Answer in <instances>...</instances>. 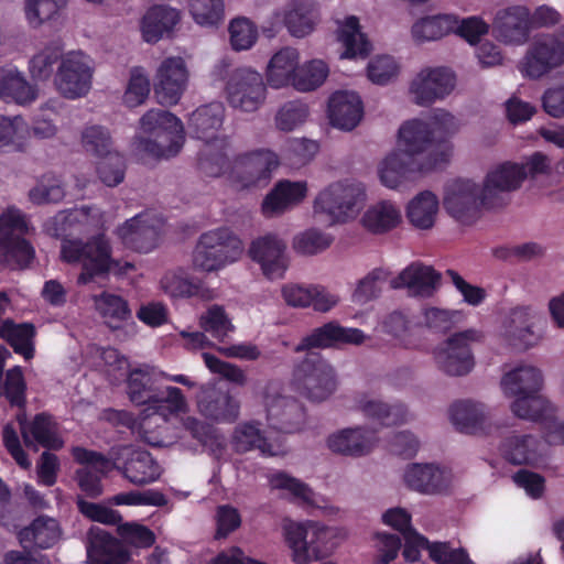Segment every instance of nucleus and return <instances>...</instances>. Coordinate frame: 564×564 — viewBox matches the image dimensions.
<instances>
[{
  "mask_svg": "<svg viewBox=\"0 0 564 564\" xmlns=\"http://www.w3.org/2000/svg\"><path fill=\"white\" fill-rule=\"evenodd\" d=\"M117 234L128 249L148 253L158 245L160 227L149 213H140L120 226Z\"/></svg>",
  "mask_w": 564,
  "mask_h": 564,
  "instance_id": "412c9836",
  "label": "nucleus"
},
{
  "mask_svg": "<svg viewBox=\"0 0 564 564\" xmlns=\"http://www.w3.org/2000/svg\"><path fill=\"white\" fill-rule=\"evenodd\" d=\"M35 326L32 323L15 324L12 319H6L1 324L0 338L4 339L15 354L22 355L25 360L34 357Z\"/></svg>",
  "mask_w": 564,
  "mask_h": 564,
  "instance_id": "79ce46f5",
  "label": "nucleus"
},
{
  "mask_svg": "<svg viewBox=\"0 0 564 564\" xmlns=\"http://www.w3.org/2000/svg\"><path fill=\"white\" fill-rule=\"evenodd\" d=\"M328 76V66L321 59H313L299 67L293 87L300 91H312Z\"/></svg>",
  "mask_w": 564,
  "mask_h": 564,
  "instance_id": "5fc2aeb1",
  "label": "nucleus"
},
{
  "mask_svg": "<svg viewBox=\"0 0 564 564\" xmlns=\"http://www.w3.org/2000/svg\"><path fill=\"white\" fill-rule=\"evenodd\" d=\"M34 254V248L25 238L11 235L0 237V256L11 269L26 268Z\"/></svg>",
  "mask_w": 564,
  "mask_h": 564,
  "instance_id": "09e8293b",
  "label": "nucleus"
},
{
  "mask_svg": "<svg viewBox=\"0 0 564 564\" xmlns=\"http://www.w3.org/2000/svg\"><path fill=\"white\" fill-rule=\"evenodd\" d=\"M111 253V246L104 236L93 237L86 242L78 239L64 240L61 250L64 262L80 264L82 272L77 278L79 285H86L96 278H105L112 270L118 274L122 273L119 261L112 259ZM132 268L131 263L126 262L123 272Z\"/></svg>",
  "mask_w": 564,
  "mask_h": 564,
  "instance_id": "20e7f679",
  "label": "nucleus"
},
{
  "mask_svg": "<svg viewBox=\"0 0 564 564\" xmlns=\"http://www.w3.org/2000/svg\"><path fill=\"white\" fill-rule=\"evenodd\" d=\"M66 3L67 0H26V20L32 28H37L57 14Z\"/></svg>",
  "mask_w": 564,
  "mask_h": 564,
  "instance_id": "680f3d73",
  "label": "nucleus"
},
{
  "mask_svg": "<svg viewBox=\"0 0 564 564\" xmlns=\"http://www.w3.org/2000/svg\"><path fill=\"white\" fill-rule=\"evenodd\" d=\"M280 165L279 155L269 149H259L238 155L231 166V176L241 187L265 186Z\"/></svg>",
  "mask_w": 564,
  "mask_h": 564,
  "instance_id": "f8f14e48",
  "label": "nucleus"
},
{
  "mask_svg": "<svg viewBox=\"0 0 564 564\" xmlns=\"http://www.w3.org/2000/svg\"><path fill=\"white\" fill-rule=\"evenodd\" d=\"M506 395L513 397L512 413L523 420H536L545 415L547 400L541 394L543 376L534 366L521 365L501 379Z\"/></svg>",
  "mask_w": 564,
  "mask_h": 564,
  "instance_id": "423d86ee",
  "label": "nucleus"
},
{
  "mask_svg": "<svg viewBox=\"0 0 564 564\" xmlns=\"http://www.w3.org/2000/svg\"><path fill=\"white\" fill-rule=\"evenodd\" d=\"M225 108L220 102H210L198 107L188 119L192 134L205 144L218 142V131L223 126Z\"/></svg>",
  "mask_w": 564,
  "mask_h": 564,
  "instance_id": "bb28decb",
  "label": "nucleus"
},
{
  "mask_svg": "<svg viewBox=\"0 0 564 564\" xmlns=\"http://www.w3.org/2000/svg\"><path fill=\"white\" fill-rule=\"evenodd\" d=\"M306 182L281 180L263 199L262 212L264 215L282 213L291 206L301 203L306 197Z\"/></svg>",
  "mask_w": 564,
  "mask_h": 564,
  "instance_id": "c756f323",
  "label": "nucleus"
},
{
  "mask_svg": "<svg viewBox=\"0 0 564 564\" xmlns=\"http://www.w3.org/2000/svg\"><path fill=\"white\" fill-rule=\"evenodd\" d=\"M95 308L111 330H119L132 319V311L126 299L107 291L94 296Z\"/></svg>",
  "mask_w": 564,
  "mask_h": 564,
  "instance_id": "72a5a7b5",
  "label": "nucleus"
},
{
  "mask_svg": "<svg viewBox=\"0 0 564 564\" xmlns=\"http://www.w3.org/2000/svg\"><path fill=\"white\" fill-rule=\"evenodd\" d=\"M454 121L448 111L436 109L430 123L420 119L404 122L399 129V143L404 149L391 152L381 162V183L394 189L412 174L447 163L451 153L446 138L454 128Z\"/></svg>",
  "mask_w": 564,
  "mask_h": 564,
  "instance_id": "f257e3e1",
  "label": "nucleus"
},
{
  "mask_svg": "<svg viewBox=\"0 0 564 564\" xmlns=\"http://www.w3.org/2000/svg\"><path fill=\"white\" fill-rule=\"evenodd\" d=\"M0 98L6 101L25 105L35 100L36 89L17 68H1Z\"/></svg>",
  "mask_w": 564,
  "mask_h": 564,
  "instance_id": "37998d69",
  "label": "nucleus"
},
{
  "mask_svg": "<svg viewBox=\"0 0 564 564\" xmlns=\"http://www.w3.org/2000/svg\"><path fill=\"white\" fill-rule=\"evenodd\" d=\"M478 337V332L474 329L451 336L444 346L434 352L438 368L449 376H464L470 372L475 362L469 344Z\"/></svg>",
  "mask_w": 564,
  "mask_h": 564,
  "instance_id": "dca6fc26",
  "label": "nucleus"
},
{
  "mask_svg": "<svg viewBox=\"0 0 564 564\" xmlns=\"http://www.w3.org/2000/svg\"><path fill=\"white\" fill-rule=\"evenodd\" d=\"M441 280V274L432 267L412 263L391 280L392 289L408 288L415 294L430 295Z\"/></svg>",
  "mask_w": 564,
  "mask_h": 564,
  "instance_id": "473e14b6",
  "label": "nucleus"
},
{
  "mask_svg": "<svg viewBox=\"0 0 564 564\" xmlns=\"http://www.w3.org/2000/svg\"><path fill=\"white\" fill-rule=\"evenodd\" d=\"M449 419L459 432L467 434L484 432L487 421L484 405L469 400L453 403L449 408Z\"/></svg>",
  "mask_w": 564,
  "mask_h": 564,
  "instance_id": "ea45409f",
  "label": "nucleus"
},
{
  "mask_svg": "<svg viewBox=\"0 0 564 564\" xmlns=\"http://www.w3.org/2000/svg\"><path fill=\"white\" fill-rule=\"evenodd\" d=\"M82 142L86 152L97 158L113 153L112 139L107 128L101 126L87 127L82 133Z\"/></svg>",
  "mask_w": 564,
  "mask_h": 564,
  "instance_id": "4d7b16f0",
  "label": "nucleus"
},
{
  "mask_svg": "<svg viewBox=\"0 0 564 564\" xmlns=\"http://www.w3.org/2000/svg\"><path fill=\"white\" fill-rule=\"evenodd\" d=\"M365 338V333L361 329L341 326L336 321L313 328L294 347L295 352L307 351L306 356L293 368L292 384L294 389L313 402H321L329 398L337 388L335 370L319 354L311 352V350L361 345Z\"/></svg>",
  "mask_w": 564,
  "mask_h": 564,
  "instance_id": "f03ea898",
  "label": "nucleus"
},
{
  "mask_svg": "<svg viewBox=\"0 0 564 564\" xmlns=\"http://www.w3.org/2000/svg\"><path fill=\"white\" fill-rule=\"evenodd\" d=\"M282 296L288 305L294 307L313 306L315 311L328 312L337 303V297L326 292L323 286H302L288 284L282 288Z\"/></svg>",
  "mask_w": 564,
  "mask_h": 564,
  "instance_id": "c85d7f7f",
  "label": "nucleus"
},
{
  "mask_svg": "<svg viewBox=\"0 0 564 564\" xmlns=\"http://www.w3.org/2000/svg\"><path fill=\"white\" fill-rule=\"evenodd\" d=\"M524 176L522 167L502 163L487 174L482 187L470 180H456L445 189L444 208L456 220L469 225L481 208L506 206L508 194L521 186Z\"/></svg>",
  "mask_w": 564,
  "mask_h": 564,
  "instance_id": "7ed1b4c3",
  "label": "nucleus"
},
{
  "mask_svg": "<svg viewBox=\"0 0 564 564\" xmlns=\"http://www.w3.org/2000/svg\"><path fill=\"white\" fill-rule=\"evenodd\" d=\"M364 115L361 98L354 91H335L328 100V118L332 126L350 131Z\"/></svg>",
  "mask_w": 564,
  "mask_h": 564,
  "instance_id": "b1692460",
  "label": "nucleus"
},
{
  "mask_svg": "<svg viewBox=\"0 0 564 564\" xmlns=\"http://www.w3.org/2000/svg\"><path fill=\"white\" fill-rule=\"evenodd\" d=\"M529 9L525 6H510L499 10L492 21V33L507 44H523L530 36Z\"/></svg>",
  "mask_w": 564,
  "mask_h": 564,
  "instance_id": "aec40b11",
  "label": "nucleus"
},
{
  "mask_svg": "<svg viewBox=\"0 0 564 564\" xmlns=\"http://www.w3.org/2000/svg\"><path fill=\"white\" fill-rule=\"evenodd\" d=\"M338 41L343 43L345 51L341 57H367L371 51V44L366 34L360 31L359 19L349 15L338 29Z\"/></svg>",
  "mask_w": 564,
  "mask_h": 564,
  "instance_id": "c03bdc74",
  "label": "nucleus"
},
{
  "mask_svg": "<svg viewBox=\"0 0 564 564\" xmlns=\"http://www.w3.org/2000/svg\"><path fill=\"white\" fill-rule=\"evenodd\" d=\"M242 251L241 239L228 227H219L200 235L193 252V265L215 272L237 261Z\"/></svg>",
  "mask_w": 564,
  "mask_h": 564,
  "instance_id": "6e6552de",
  "label": "nucleus"
},
{
  "mask_svg": "<svg viewBox=\"0 0 564 564\" xmlns=\"http://www.w3.org/2000/svg\"><path fill=\"white\" fill-rule=\"evenodd\" d=\"M200 325L206 333H209L214 338L224 340L229 333L235 330L225 308L220 305L210 306L206 314L200 318Z\"/></svg>",
  "mask_w": 564,
  "mask_h": 564,
  "instance_id": "13d9d810",
  "label": "nucleus"
},
{
  "mask_svg": "<svg viewBox=\"0 0 564 564\" xmlns=\"http://www.w3.org/2000/svg\"><path fill=\"white\" fill-rule=\"evenodd\" d=\"M21 434L28 448L34 447V442L51 451H58L64 445L63 440L58 436L57 422L47 412L35 414L30 423H22Z\"/></svg>",
  "mask_w": 564,
  "mask_h": 564,
  "instance_id": "a878e982",
  "label": "nucleus"
},
{
  "mask_svg": "<svg viewBox=\"0 0 564 564\" xmlns=\"http://www.w3.org/2000/svg\"><path fill=\"white\" fill-rule=\"evenodd\" d=\"M366 200L365 186L355 181H339L328 185L315 198L314 210L328 216L330 224L354 219Z\"/></svg>",
  "mask_w": 564,
  "mask_h": 564,
  "instance_id": "9d476101",
  "label": "nucleus"
},
{
  "mask_svg": "<svg viewBox=\"0 0 564 564\" xmlns=\"http://www.w3.org/2000/svg\"><path fill=\"white\" fill-rule=\"evenodd\" d=\"M63 59V44L52 41L29 61V70L34 80L44 82L54 74L56 64Z\"/></svg>",
  "mask_w": 564,
  "mask_h": 564,
  "instance_id": "3c124183",
  "label": "nucleus"
},
{
  "mask_svg": "<svg viewBox=\"0 0 564 564\" xmlns=\"http://www.w3.org/2000/svg\"><path fill=\"white\" fill-rule=\"evenodd\" d=\"M124 159L119 152H113L97 162V173L100 181L107 186H117L124 178Z\"/></svg>",
  "mask_w": 564,
  "mask_h": 564,
  "instance_id": "0e129e2a",
  "label": "nucleus"
},
{
  "mask_svg": "<svg viewBox=\"0 0 564 564\" xmlns=\"http://www.w3.org/2000/svg\"><path fill=\"white\" fill-rule=\"evenodd\" d=\"M318 19V11L313 0H299L284 15L289 32L296 37L310 34Z\"/></svg>",
  "mask_w": 564,
  "mask_h": 564,
  "instance_id": "a18cd8bd",
  "label": "nucleus"
},
{
  "mask_svg": "<svg viewBox=\"0 0 564 564\" xmlns=\"http://www.w3.org/2000/svg\"><path fill=\"white\" fill-rule=\"evenodd\" d=\"M72 456L77 464L86 466L75 473L80 491L88 498H98L102 494L101 479L113 469L115 464L102 453L82 446L73 447Z\"/></svg>",
  "mask_w": 564,
  "mask_h": 564,
  "instance_id": "4468645a",
  "label": "nucleus"
},
{
  "mask_svg": "<svg viewBox=\"0 0 564 564\" xmlns=\"http://www.w3.org/2000/svg\"><path fill=\"white\" fill-rule=\"evenodd\" d=\"M61 538V529L55 519L39 517L29 527L21 529L18 539L24 550L53 547Z\"/></svg>",
  "mask_w": 564,
  "mask_h": 564,
  "instance_id": "7c9ffc66",
  "label": "nucleus"
},
{
  "mask_svg": "<svg viewBox=\"0 0 564 564\" xmlns=\"http://www.w3.org/2000/svg\"><path fill=\"white\" fill-rule=\"evenodd\" d=\"M161 288L164 293L174 299H209V290L205 282L184 272L165 273L161 279Z\"/></svg>",
  "mask_w": 564,
  "mask_h": 564,
  "instance_id": "4c0bfd02",
  "label": "nucleus"
},
{
  "mask_svg": "<svg viewBox=\"0 0 564 564\" xmlns=\"http://www.w3.org/2000/svg\"><path fill=\"white\" fill-rule=\"evenodd\" d=\"M231 447L237 454L258 451L263 457L276 455L272 443L260 429V423L243 422L239 423L231 435Z\"/></svg>",
  "mask_w": 564,
  "mask_h": 564,
  "instance_id": "2f4dec72",
  "label": "nucleus"
},
{
  "mask_svg": "<svg viewBox=\"0 0 564 564\" xmlns=\"http://www.w3.org/2000/svg\"><path fill=\"white\" fill-rule=\"evenodd\" d=\"M406 486L422 494H437L446 488L443 471L433 464H412L404 473Z\"/></svg>",
  "mask_w": 564,
  "mask_h": 564,
  "instance_id": "58836bf2",
  "label": "nucleus"
},
{
  "mask_svg": "<svg viewBox=\"0 0 564 564\" xmlns=\"http://www.w3.org/2000/svg\"><path fill=\"white\" fill-rule=\"evenodd\" d=\"M438 210V199L435 194L424 191L416 195L408 205L406 217L419 229L433 227Z\"/></svg>",
  "mask_w": 564,
  "mask_h": 564,
  "instance_id": "49530a36",
  "label": "nucleus"
},
{
  "mask_svg": "<svg viewBox=\"0 0 564 564\" xmlns=\"http://www.w3.org/2000/svg\"><path fill=\"white\" fill-rule=\"evenodd\" d=\"M199 413L215 422L231 423L239 415V403L229 393L215 387L205 389L198 398Z\"/></svg>",
  "mask_w": 564,
  "mask_h": 564,
  "instance_id": "393cba45",
  "label": "nucleus"
},
{
  "mask_svg": "<svg viewBox=\"0 0 564 564\" xmlns=\"http://www.w3.org/2000/svg\"><path fill=\"white\" fill-rule=\"evenodd\" d=\"M457 18L451 14H440L422 18L412 26V35L416 41H435L454 30Z\"/></svg>",
  "mask_w": 564,
  "mask_h": 564,
  "instance_id": "603ef678",
  "label": "nucleus"
},
{
  "mask_svg": "<svg viewBox=\"0 0 564 564\" xmlns=\"http://www.w3.org/2000/svg\"><path fill=\"white\" fill-rule=\"evenodd\" d=\"M539 440L532 435H512L506 437L499 451L501 456L512 465H533L539 459Z\"/></svg>",
  "mask_w": 564,
  "mask_h": 564,
  "instance_id": "a19ab883",
  "label": "nucleus"
},
{
  "mask_svg": "<svg viewBox=\"0 0 564 564\" xmlns=\"http://www.w3.org/2000/svg\"><path fill=\"white\" fill-rule=\"evenodd\" d=\"M26 383L20 366L9 369L3 383V394L11 406L24 408L26 404Z\"/></svg>",
  "mask_w": 564,
  "mask_h": 564,
  "instance_id": "69168bd1",
  "label": "nucleus"
},
{
  "mask_svg": "<svg viewBox=\"0 0 564 564\" xmlns=\"http://www.w3.org/2000/svg\"><path fill=\"white\" fill-rule=\"evenodd\" d=\"M197 165L200 173L209 177H218L230 167L224 148H216V142L204 145L198 153Z\"/></svg>",
  "mask_w": 564,
  "mask_h": 564,
  "instance_id": "864d4df0",
  "label": "nucleus"
},
{
  "mask_svg": "<svg viewBox=\"0 0 564 564\" xmlns=\"http://www.w3.org/2000/svg\"><path fill=\"white\" fill-rule=\"evenodd\" d=\"M140 129L153 137L143 140V149L155 158L175 156L184 144V127L172 112L151 109L140 119Z\"/></svg>",
  "mask_w": 564,
  "mask_h": 564,
  "instance_id": "0eeeda50",
  "label": "nucleus"
},
{
  "mask_svg": "<svg viewBox=\"0 0 564 564\" xmlns=\"http://www.w3.org/2000/svg\"><path fill=\"white\" fill-rule=\"evenodd\" d=\"M455 87V76L446 67L422 70L411 84V93L420 106H430L442 99Z\"/></svg>",
  "mask_w": 564,
  "mask_h": 564,
  "instance_id": "6ab92c4d",
  "label": "nucleus"
},
{
  "mask_svg": "<svg viewBox=\"0 0 564 564\" xmlns=\"http://www.w3.org/2000/svg\"><path fill=\"white\" fill-rule=\"evenodd\" d=\"M564 63V26L535 40L520 68L523 76L538 79Z\"/></svg>",
  "mask_w": 564,
  "mask_h": 564,
  "instance_id": "9b49d317",
  "label": "nucleus"
},
{
  "mask_svg": "<svg viewBox=\"0 0 564 564\" xmlns=\"http://www.w3.org/2000/svg\"><path fill=\"white\" fill-rule=\"evenodd\" d=\"M377 441L373 431L355 427L345 429L337 434H333L327 440V445L334 453L347 456H364L369 454Z\"/></svg>",
  "mask_w": 564,
  "mask_h": 564,
  "instance_id": "cd10ccee",
  "label": "nucleus"
},
{
  "mask_svg": "<svg viewBox=\"0 0 564 564\" xmlns=\"http://www.w3.org/2000/svg\"><path fill=\"white\" fill-rule=\"evenodd\" d=\"M188 73L182 57L165 58L156 73L154 94L163 106L176 105L187 85Z\"/></svg>",
  "mask_w": 564,
  "mask_h": 564,
  "instance_id": "f3484780",
  "label": "nucleus"
},
{
  "mask_svg": "<svg viewBox=\"0 0 564 564\" xmlns=\"http://www.w3.org/2000/svg\"><path fill=\"white\" fill-rule=\"evenodd\" d=\"M284 539L296 564L325 558L336 546L333 529L313 521L285 524Z\"/></svg>",
  "mask_w": 564,
  "mask_h": 564,
  "instance_id": "1a4fd4ad",
  "label": "nucleus"
},
{
  "mask_svg": "<svg viewBox=\"0 0 564 564\" xmlns=\"http://www.w3.org/2000/svg\"><path fill=\"white\" fill-rule=\"evenodd\" d=\"M286 243L275 234H267L251 242L249 254L261 265L263 274L270 279H281L288 269Z\"/></svg>",
  "mask_w": 564,
  "mask_h": 564,
  "instance_id": "a211bd4d",
  "label": "nucleus"
},
{
  "mask_svg": "<svg viewBox=\"0 0 564 564\" xmlns=\"http://www.w3.org/2000/svg\"><path fill=\"white\" fill-rule=\"evenodd\" d=\"M333 242V237L318 229H307L295 236L293 248L297 253L313 256L326 250Z\"/></svg>",
  "mask_w": 564,
  "mask_h": 564,
  "instance_id": "e2e57ef3",
  "label": "nucleus"
},
{
  "mask_svg": "<svg viewBox=\"0 0 564 564\" xmlns=\"http://www.w3.org/2000/svg\"><path fill=\"white\" fill-rule=\"evenodd\" d=\"M264 404L270 427L286 434L300 430L304 411L295 399L284 395L265 397Z\"/></svg>",
  "mask_w": 564,
  "mask_h": 564,
  "instance_id": "4be33fe9",
  "label": "nucleus"
},
{
  "mask_svg": "<svg viewBox=\"0 0 564 564\" xmlns=\"http://www.w3.org/2000/svg\"><path fill=\"white\" fill-rule=\"evenodd\" d=\"M150 94V80L143 67L135 66L130 70V78L123 95V101L128 107H137L143 104Z\"/></svg>",
  "mask_w": 564,
  "mask_h": 564,
  "instance_id": "bf43d9fd",
  "label": "nucleus"
},
{
  "mask_svg": "<svg viewBox=\"0 0 564 564\" xmlns=\"http://www.w3.org/2000/svg\"><path fill=\"white\" fill-rule=\"evenodd\" d=\"M87 558L90 564H126L130 560V553L117 538L107 531L91 528Z\"/></svg>",
  "mask_w": 564,
  "mask_h": 564,
  "instance_id": "5701e85b",
  "label": "nucleus"
},
{
  "mask_svg": "<svg viewBox=\"0 0 564 564\" xmlns=\"http://www.w3.org/2000/svg\"><path fill=\"white\" fill-rule=\"evenodd\" d=\"M299 69V53L295 48L284 47L270 59L267 69L268 84L273 88L294 85Z\"/></svg>",
  "mask_w": 564,
  "mask_h": 564,
  "instance_id": "f704fd0d",
  "label": "nucleus"
},
{
  "mask_svg": "<svg viewBox=\"0 0 564 564\" xmlns=\"http://www.w3.org/2000/svg\"><path fill=\"white\" fill-rule=\"evenodd\" d=\"M401 221V213L390 202H379L368 208L362 217L364 226L373 234H383L395 228Z\"/></svg>",
  "mask_w": 564,
  "mask_h": 564,
  "instance_id": "de8ad7c7",
  "label": "nucleus"
},
{
  "mask_svg": "<svg viewBox=\"0 0 564 564\" xmlns=\"http://www.w3.org/2000/svg\"><path fill=\"white\" fill-rule=\"evenodd\" d=\"M226 91L231 107L252 112L263 104L267 88L260 73L250 68H238L230 75Z\"/></svg>",
  "mask_w": 564,
  "mask_h": 564,
  "instance_id": "ddd939ff",
  "label": "nucleus"
},
{
  "mask_svg": "<svg viewBox=\"0 0 564 564\" xmlns=\"http://www.w3.org/2000/svg\"><path fill=\"white\" fill-rule=\"evenodd\" d=\"M189 12L197 24L206 26H217L224 20V1L191 0Z\"/></svg>",
  "mask_w": 564,
  "mask_h": 564,
  "instance_id": "6e6d98bb",
  "label": "nucleus"
},
{
  "mask_svg": "<svg viewBox=\"0 0 564 564\" xmlns=\"http://www.w3.org/2000/svg\"><path fill=\"white\" fill-rule=\"evenodd\" d=\"M93 68L87 56L80 52H70L61 61L55 85L57 90L68 99H76L88 94L91 87Z\"/></svg>",
  "mask_w": 564,
  "mask_h": 564,
  "instance_id": "2eb2a0df",
  "label": "nucleus"
},
{
  "mask_svg": "<svg viewBox=\"0 0 564 564\" xmlns=\"http://www.w3.org/2000/svg\"><path fill=\"white\" fill-rule=\"evenodd\" d=\"M64 196L65 191L61 181L51 174L43 175L39 184L29 192L30 200L36 205L58 203Z\"/></svg>",
  "mask_w": 564,
  "mask_h": 564,
  "instance_id": "052dcab7",
  "label": "nucleus"
},
{
  "mask_svg": "<svg viewBox=\"0 0 564 564\" xmlns=\"http://www.w3.org/2000/svg\"><path fill=\"white\" fill-rule=\"evenodd\" d=\"M360 411L382 426L399 425L406 421L408 411L403 404L389 405L378 400H360Z\"/></svg>",
  "mask_w": 564,
  "mask_h": 564,
  "instance_id": "8fccbe9b",
  "label": "nucleus"
},
{
  "mask_svg": "<svg viewBox=\"0 0 564 564\" xmlns=\"http://www.w3.org/2000/svg\"><path fill=\"white\" fill-rule=\"evenodd\" d=\"M532 311L530 307H516L511 311V330L512 336L520 340L524 348L533 346L535 336L533 323L531 322Z\"/></svg>",
  "mask_w": 564,
  "mask_h": 564,
  "instance_id": "774afa93",
  "label": "nucleus"
},
{
  "mask_svg": "<svg viewBox=\"0 0 564 564\" xmlns=\"http://www.w3.org/2000/svg\"><path fill=\"white\" fill-rule=\"evenodd\" d=\"M308 116L307 106L300 100L285 102L275 115V126L281 131H292Z\"/></svg>",
  "mask_w": 564,
  "mask_h": 564,
  "instance_id": "338daca9",
  "label": "nucleus"
},
{
  "mask_svg": "<svg viewBox=\"0 0 564 564\" xmlns=\"http://www.w3.org/2000/svg\"><path fill=\"white\" fill-rule=\"evenodd\" d=\"M180 12L169 6H153L144 14L141 23L142 36L148 43L158 42L180 21Z\"/></svg>",
  "mask_w": 564,
  "mask_h": 564,
  "instance_id": "c9c22d12",
  "label": "nucleus"
},
{
  "mask_svg": "<svg viewBox=\"0 0 564 564\" xmlns=\"http://www.w3.org/2000/svg\"><path fill=\"white\" fill-rule=\"evenodd\" d=\"M122 475L131 484L142 486L161 476V467L148 451H133L124 462Z\"/></svg>",
  "mask_w": 564,
  "mask_h": 564,
  "instance_id": "e433bc0d",
  "label": "nucleus"
},
{
  "mask_svg": "<svg viewBox=\"0 0 564 564\" xmlns=\"http://www.w3.org/2000/svg\"><path fill=\"white\" fill-rule=\"evenodd\" d=\"M162 376L144 369H132L128 376V394L132 403L148 405V410L165 416L185 412L186 399L177 387L163 386Z\"/></svg>",
  "mask_w": 564,
  "mask_h": 564,
  "instance_id": "39448f33",
  "label": "nucleus"
}]
</instances>
